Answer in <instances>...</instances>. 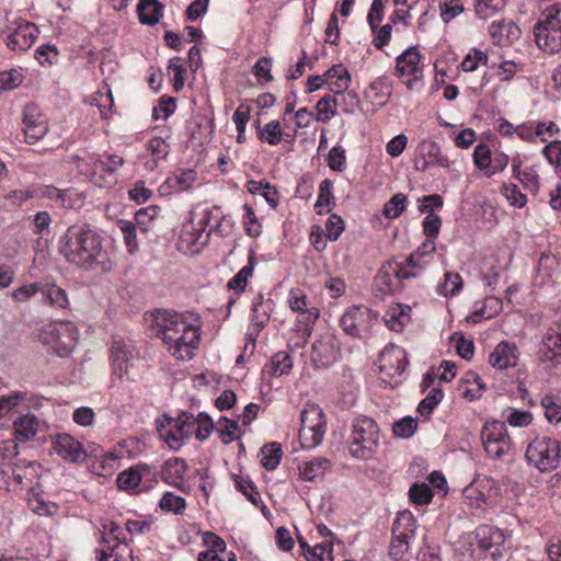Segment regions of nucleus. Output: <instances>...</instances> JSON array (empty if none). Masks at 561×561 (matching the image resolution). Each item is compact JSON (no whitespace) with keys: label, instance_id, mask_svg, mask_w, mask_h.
<instances>
[{"label":"nucleus","instance_id":"f257e3e1","mask_svg":"<svg viewBox=\"0 0 561 561\" xmlns=\"http://www.w3.org/2000/svg\"><path fill=\"white\" fill-rule=\"evenodd\" d=\"M59 253L83 271L110 272L112 263L101 236L87 222L75 224L59 239Z\"/></svg>","mask_w":561,"mask_h":561},{"label":"nucleus","instance_id":"f03ea898","mask_svg":"<svg viewBox=\"0 0 561 561\" xmlns=\"http://www.w3.org/2000/svg\"><path fill=\"white\" fill-rule=\"evenodd\" d=\"M201 322L197 317L168 313L157 320V334L173 357L190 360L201 341Z\"/></svg>","mask_w":561,"mask_h":561},{"label":"nucleus","instance_id":"7ed1b4c3","mask_svg":"<svg viewBox=\"0 0 561 561\" xmlns=\"http://www.w3.org/2000/svg\"><path fill=\"white\" fill-rule=\"evenodd\" d=\"M380 443V430L377 422L366 415L356 416L348 436L350 454L362 460H368L376 454Z\"/></svg>","mask_w":561,"mask_h":561},{"label":"nucleus","instance_id":"20e7f679","mask_svg":"<svg viewBox=\"0 0 561 561\" xmlns=\"http://www.w3.org/2000/svg\"><path fill=\"white\" fill-rule=\"evenodd\" d=\"M536 44L554 54L561 49V2L548 5L534 27Z\"/></svg>","mask_w":561,"mask_h":561},{"label":"nucleus","instance_id":"39448f33","mask_svg":"<svg viewBox=\"0 0 561 561\" xmlns=\"http://www.w3.org/2000/svg\"><path fill=\"white\" fill-rule=\"evenodd\" d=\"M525 458L540 472L552 471L561 459V443L548 436L536 437L528 444Z\"/></svg>","mask_w":561,"mask_h":561},{"label":"nucleus","instance_id":"423d86ee","mask_svg":"<svg viewBox=\"0 0 561 561\" xmlns=\"http://www.w3.org/2000/svg\"><path fill=\"white\" fill-rule=\"evenodd\" d=\"M37 35L38 30L34 23L10 14H5L4 21L0 23V36L14 51H24L31 48Z\"/></svg>","mask_w":561,"mask_h":561},{"label":"nucleus","instance_id":"0eeeda50","mask_svg":"<svg viewBox=\"0 0 561 561\" xmlns=\"http://www.w3.org/2000/svg\"><path fill=\"white\" fill-rule=\"evenodd\" d=\"M299 440L305 449H312L322 443L327 431L325 415L317 404H307L300 414Z\"/></svg>","mask_w":561,"mask_h":561},{"label":"nucleus","instance_id":"6e6552de","mask_svg":"<svg viewBox=\"0 0 561 561\" xmlns=\"http://www.w3.org/2000/svg\"><path fill=\"white\" fill-rule=\"evenodd\" d=\"M378 314L365 306H353L340 319L343 331L355 339L366 340L374 334Z\"/></svg>","mask_w":561,"mask_h":561},{"label":"nucleus","instance_id":"1a4fd4ad","mask_svg":"<svg viewBox=\"0 0 561 561\" xmlns=\"http://www.w3.org/2000/svg\"><path fill=\"white\" fill-rule=\"evenodd\" d=\"M78 336L79 331L70 321L48 324L39 333V340L50 345L59 357H66L73 351Z\"/></svg>","mask_w":561,"mask_h":561},{"label":"nucleus","instance_id":"9d476101","mask_svg":"<svg viewBox=\"0 0 561 561\" xmlns=\"http://www.w3.org/2000/svg\"><path fill=\"white\" fill-rule=\"evenodd\" d=\"M504 535L489 525H481L471 541V556L478 561H495L502 556Z\"/></svg>","mask_w":561,"mask_h":561},{"label":"nucleus","instance_id":"9b49d317","mask_svg":"<svg viewBox=\"0 0 561 561\" xmlns=\"http://www.w3.org/2000/svg\"><path fill=\"white\" fill-rule=\"evenodd\" d=\"M417 520L409 511L400 512L392 525V539L389 546V556L393 560H401L410 549V541L415 537Z\"/></svg>","mask_w":561,"mask_h":561},{"label":"nucleus","instance_id":"f8f14e48","mask_svg":"<svg viewBox=\"0 0 561 561\" xmlns=\"http://www.w3.org/2000/svg\"><path fill=\"white\" fill-rule=\"evenodd\" d=\"M481 439L485 453L494 459L502 458L512 449L511 436L508 435L505 422L502 421H486L481 431Z\"/></svg>","mask_w":561,"mask_h":561},{"label":"nucleus","instance_id":"ddd939ff","mask_svg":"<svg viewBox=\"0 0 561 561\" xmlns=\"http://www.w3.org/2000/svg\"><path fill=\"white\" fill-rule=\"evenodd\" d=\"M415 272H411L401 264L388 263L382 265L375 278V288L381 294H394L401 289V283L411 277H416Z\"/></svg>","mask_w":561,"mask_h":561},{"label":"nucleus","instance_id":"4468645a","mask_svg":"<svg viewBox=\"0 0 561 561\" xmlns=\"http://www.w3.org/2000/svg\"><path fill=\"white\" fill-rule=\"evenodd\" d=\"M164 417L169 424L174 422L176 433L165 430V426L162 423L159 424V422H157V431L170 447L178 448L182 445L183 438L190 437L193 434L195 416L188 412H181L175 420L167 415Z\"/></svg>","mask_w":561,"mask_h":561},{"label":"nucleus","instance_id":"2eb2a0df","mask_svg":"<svg viewBox=\"0 0 561 561\" xmlns=\"http://www.w3.org/2000/svg\"><path fill=\"white\" fill-rule=\"evenodd\" d=\"M495 484V481L488 477L473 480L463 489L462 495L466 503L476 508L489 506L492 497L497 493Z\"/></svg>","mask_w":561,"mask_h":561},{"label":"nucleus","instance_id":"dca6fc26","mask_svg":"<svg viewBox=\"0 0 561 561\" xmlns=\"http://www.w3.org/2000/svg\"><path fill=\"white\" fill-rule=\"evenodd\" d=\"M408 364L407 353L400 346L390 344L380 353L379 369L390 378L401 376Z\"/></svg>","mask_w":561,"mask_h":561},{"label":"nucleus","instance_id":"f3484780","mask_svg":"<svg viewBox=\"0 0 561 561\" xmlns=\"http://www.w3.org/2000/svg\"><path fill=\"white\" fill-rule=\"evenodd\" d=\"M23 124L25 138L28 144H34L42 139L48 131L46 118L34 104L24 107Z\"/></svg>","mask_w":561,"mask_h":561},{"label":"nucleus","instance_id":"a211bd4d","mask_svg":"<svg viewBox=\"0 0 561 561\" xmlns=\"http://www.w3.org/2000/svg\"><path fill=\"white\" fill-rule=\"evenodd\" d=\"M39 468L36 462L19 460L12 467V479L22 490L35 494L39 486Z\"/></svg>","mask_w":561,"mask_h":561},{"label":"nucleus","instance_id":"6ab92c4d","mask_svg":"<svg viewBox=\"0 0 561 561\" xmlns=\"http://www.w3.org/2000/svg\"><path fill=\"white\" fill-rule=\"evenodd\" d=\"M53 447L59 457L70 462L80 463L87 458V453L81 443L66 433L56 435Z\"/></svg>","mask_w":561,"mask_h":561},{"label":"nucleus","instance_id":"aec40b11","mask_svg":"<svg viewBox=\"0 0 561 561\" xmlns=\"http://www.w3.org/2000/svg\"><path fill=\"white\" fill-rule=\"evenodd\" d=\"M188 466L182 458L168 459L161 467L160 476L163 482L181 491H186L185 474Z\"/></svg>","mask_w":561,"mask_h":561},{"label":"nucleus","instance_id":"412c9836","mask_svg":"<svg viewBox=\"0 0 561 561\" xmlns=\"http://www.w3.org/2000/svg\"><path fill=\"white\" fill-rule=\"evenodd\" d=\"M113 365L121 373H127L129 360L137 356L133 341L122 336H114L111 347Z\"/></svg>","mask_w":561,"mask_h":561},{"label":"nucleus","instance_id":"4be33fe9","mask_svg":"<svg viewBox=\"0 0 561 561\" xmlns=\"http://www.w3.org/2000/svg\"><path fill=\"white\" fill-rule=\"evenodd\" d=\"M339 347L332 335H322L312 343L311 359L319 366H328L337 357Z\"/></svg>","mask_w":561,"mask_h":561},{"label":"nucleus","instance_id":"5701e85b","mask_svg":"<svg viewBox=\"0 0 561 561\" xmlns=\"http://www.w3.org/2000/svg\"><path fill=\"white\" fill-rule=\"evenodd\" d=\"M421 54L416 47H409L396 59V71L400 77H412L417 80L422 76L420 68Z\"/></svg>","mask_w":561,"mask_h":561},{"label":"nucleus","instance_id":"b1692460","mask_svg":"<svg viewBox=\"0 0 561 561\" xmlns=\"http://www.w3.org/2000/svg\"><path fill=\"white\" fill-rule=\"evenodd\" d=\"M197 180V173L193 169H180L173 172L160 186V191L165 193H179L188 191Z\"/></svg>","mask_w":561,"mask_h":561},{"label":"nucleus","instance_id":"393cba45","mask_svg":"<svg viewBox=\"0 0 561 561\" xmlns=\"http://www.w3.org/2000/svg\"><path fill=\"white\" fill-rule=\"evenodd\" d=\"M489 34L500 45L512 44L519 38L520 28L512 20H500L490 25Z\"/></svg>","mask_w":561,"mask_h":561},{"label":"nucleus","instance_id":"a878e982","mask_svg":"<svg viewBox=\"0 0 561 561\" xmlns=\"http://www.w3.org/2000/svg\"><path fill=\"white\" fill-rule=\"evenodd\" d=\"M489 363L497 369H506L517 365V348L514 344L501 342L490 354Z\"/></svg>","mask_w":561,"mask_h":561},{"label":"nucleus","instance_id":"bb28decb","mask_svg":"<svg viewBox=\"0 0 561 561\" xmlns=\"http://www.w3.org/2000/svg\"><path fill=\"white\" fill-rule=\"evenodd\" d=\"M540 355L543 362H552L561 356V321L543 335Z\"/></svg>","mask_w":561,"mask_h":561},{"label":"nucleus","instance_id":"cd10ccee","mask_svg":"<svg viewBox=\"0 0 561 561\" xmlns=\"http://www.w3.org/2000/svg\"><path fill=\"white\" fill-rule=\"evenodd\" d=\"M325 77L328 79L327 84L329 85V90L334 92L335 94H341L345 92L351 83V75L348 70L341 64L333 65L325 71Z\"/></svg>","mask_w":561,"mask_h":561},{"label":"nucleus","instance_id":"c85d7f7f","mask_svg":"<svg viewBox=\"0 0 561 561\" xmlns=\"http://www.w3.org/2000/svg\"><path fill=\"white\" fill-rule=\"evenodd\" d=\"M42 295L45 302L56 309H68L70 300L66 290L59 287L57 284L42 280Z\"/></svg>","mask_w":561,"mask_h":561},{"label":"nucleus","instance_id":"c756f323","mask_svg":"<svg viewBox=\"0 0 561 561\" xmlns=\"http://www.w3.org/2000/svg\"><path fill=\"white\" fill-rule=\"evenodd\" d=\"M330 468V460L325 457H316L305 461L298 467L299 477L304 481H313L319 477H323Z\"/></svg>","mask_w":561,"mask_h":561},{"label":"nucleus","instance_id":"7c9ffc66","mask_svg":"<svg viewBox=\"0 0 561 561\" xmlns=\"http://www.w3.org/2000/svg\"><path fill=\"white\" fill-rule=\"evenodd\" d=\"M38 420L34 414H25L13 422L15 439L25 443L32 439L38 430Z\"/></svg>","mask_w":561,"mask_h":561},{"label":"nucleus","instance_id":"2f4dec72","mask_svg":"<svg viewBox=\"0 0 561 561\" xmlns=\"http://www.w3.org/2000/svg\"><path fill=\"white\" fill-rule=\"evenodd\" d=\"M436 250L435 241L426 239L414 252H412L405 260L404 267L409 268H423L428 264L427 257H433Z\"/></svg>","mask_w":561,"mask_h":561},{"label":"nucleus","instance_id":"473e14b6","mask_svg":"<svg viewBox=\"0 0 561 561\" xmlns=\"http://www.w3.org/2000/svg\"><path fill=\"white\" fill-rule=\"evenodd\" d=\"M137 12L142 24L154 25L162 16V5L158 0H140L137 5Z\"/></svg>","mask_w":561,"mask_h":561},{"label":"nucleus","instance_id":"72a5a7b5","mask_svg":"<svg viewBox=\"0 0 561 561\" xmlns=\"http://www.w3.org/2000/svg\"><path fill=\"white\" fill-rule=\"evenodd\" d=\"M290 308L296 312H301L306 325L316 322L319 318V310L317 308H308L306 296L299 290H291L289 294Z\"/></svg>","mask_w":561,"mask_h":561},{"label":"nucleus","instance_id":"f704fd0d","mask_svg":"<svg viewBox=\"0 0 561 561\" xmlns=\"http://www.w3.org/2000/svg\"><path fill=\"white\" fill-rule=\"evenodd\" d=\"M390 93L391 83L387 78H377L365 90V96L378 105H383Z\"/></svg>","mask_w":561,"mask_h":561},{"label":"nucleus","instance_id":"c9c22d12","mask_svg":"<svg viewBox=\"0 0 561 561\" xmlns=\"http://www.w3.org/2000/svg\"><path fill=\"white\" fill-rule=\"evenodd\" d=\"M420 150L424 157L430 159L425 162L426 165L434 164L444 169H448L450 167L449 159L442 154L438 144L434 140H423L420 145Z\"/></svg>","mask_w":561,"mask_h":561},{"label":"nucleus","instance_id":"e433bc0d","mask_svg":"<svg viewBox=\"0 0 561 561\" xmlns=\"http://www.w3.org/2000/svg\"><path fill=\"white\" fill-rule=\"evenodd\" d=\"M477 16L481 20H488L501 12L506 4V0H472Z\"/></svg>","mask_w":561,"mask_h":561},{"label":"nucleus","instance_id":"4c0bfd02","mask_svg":"<svg viewBox=\"0 0 561 561\" xmlns=\"http://www.w3.org/2000/svg\"><path fill=\"white\" fill-rule=\"evenodd\" d=\"M409 318L410 317L404 310V307L402 305H397L387 311L385 314V322L391 331L400 332L405 327Z\"/></svg>","mask_w":561,"mask_h":561},{"label":"nucleus","instance_id":"58836bf2","mask_svg":"<svg viewBox=\"0 0 561 561\" xmlns=\"http://www.w3.org/2000/svg\"><path fill=\"white\" fill-rule=\"evenodd\" d=\"M337 103V98L330 94L322 96L316 105V119L318 122L328 123L333 116H335Z\"/></svg>","mask_w":561,"mask_h":561},{"label":"nucleus","instance_id":"ea45409f","mask_svg":"<svg viewBox=\"0 0 561 561\" xmlns=\"http://www.w3.org/2000/svg\"><path fill=\"white\" fill-rule=\"evenodd\" d=\"M110 553L105 549L96 550L99 561H134L133 551L128 545H117L108 547Z\"/></svg>","mask_w":561,"mask_h":561},{"label":"nucleus","instance_id":"a19ab883","mask_svg":"<svg viewBox=\"0 0 561 561\" xmlns=\"http://www.w3.org/2000/svg\"><path fill=\"white\" fill-rule=\"evenodd\" d=\"M262 460L261 463L266 470H274L278 467L283 450L282 446L278 443H272L270 445L264 446L261 449Z\"/></svg>","mask_w":561,"mask_h":561},{"label":"nucleus","instance_id":"79ce46f5","mask_svg":"<svg viewBox=\"0 0 561 561\" xmlns=\"http://www.w3.org/2000/svg\"><path fill=\"white\" fill-rule=\"evenodd\" d=\"M159 506L162 511L170 512L175 515H182L186 507V502L184 497L168 491L162 495Z\"/></svg>","mask_w":561,"mask_h":561},{"label":"nucleus","instance_id":"37998d69","mask_svg":"<svg viewBox=\"0 0 561 561\" xmlns=\"http://www.w3.org/2000/svg\"><path fill=\"white\" fill-rule=\"evenodd\" d=\"M116 483L118 489L124 491H134L141 485L140 477L137 466L130 467L127 470L118 473Z\"/></svg>","mask_w":561,"mask_h":561},{"label":"nucleus","instance_id":"c03bdc74","mask_svg":"<svg viewBox=\"0 0 561 561\" xmlns=\"http://www.w3.org/2000/svg\"><path fill=\"white\" fill-rule=\"evenodd\" d=\"M334 204L335 202L332 194V182L329 179H325L320 183L319 195L314 204V210L320 215L324 211L325 207H331Z\"/></svg>","mask_w":561,"mask_h":561},{"label":"nucleus","instance_id":"a18cd8bd","mask_svg":"<svg viewBox=\"0 0 561 561\" xmlns=\"http://www.w3.org/2000/svg\"><path fill=\"white\" fill-rule=\"evenodd\" d=\"M283 130L278 121L267 123L263 128H259V139L271 146H276L282 141Z\"/></svg>","mask_w":561,"mask_h":561},{"label":"nucleus","instance_id":"49530a36","mask_svg":"<svg viewBox=\"0 0 561 561\" xmlns=\"http://www.w3.org/2000/svg\"><path fill=\"white\" fill-rule=\"evenodd\" d=\"M259 299L260 301L254 302L252 309V324L255 328L256 334L266 325L270 319L268 310H271L270 301L264 304L261 295L259 296Z\"/></svg>","mask_w":561,"mask_h":561},{"label":"nucleus","instance_id":"de8ad7c7","mask_svg":"<svg viewBox=\"0 0 561 561\" xmlns=\"http://www.w3.org/2000/svg\"><path fill=\"white\" fill-rule=\"evenodd\" d=\"M503 416L505 422L514 427H526L533 422V414L529 411H522L514 408H507Z\"/></svg>","mask_w":561,"mask_h":561},{"label":"nucleus","instance_id":"09e8293b","mask_svg":"<svg viewBox=\"0 0 561 561\" xmlns=\"http://www.w3.org/2000/svg\"><path fill=\"white\" fill-rule=\"evenodd\" d=\"M444 392L439 388H434L430 393L420 402L417 412L425 417H428L435 407L443 400Z\"/></svg>","mask_w":561,"mask_h":561},{"label":"nucleus","instance_id":"8fccbe9b","mask_svg":"<svg viewBox=\"0 0 561 561\" xmlns=\"http://www.w3.org/2000/svg\"><path fill=\"white\" fill-rule=\"evenodd\" d=\"M147 149L150 151L152 157V165L153 169L158 165V162L163 160L169 154V145L161 137H153L147 142Z\"/></svg>","mask_w":561,"mask_h":561},{"label":"nucleus","instance_id":"3c124183","mask_svg":"<svg viewBox=\"0 0 561 561\" xmlns=\"http://www.w3.org/2000/svg\"><path fill=\"white\" fill-rule=\"evenodd\" d=\"M243 210H244V215H243L242 224H243L245 233L252 238L259 237L261 234V224L254 213V209L250 205L244 204Z\"/></svg>","mask_w":561,"mask_h":561},{"label":"nucleus","instance_id":"603ef678","mask_svg":"<svg viewBox=\"0 0 561 561\" xmlns=\"http://www.w3.org/2000/svg\"><path fill=\"white\" fill-rule=\"evenodd\" d=\"M438 7L440 16L445 23H449L465 11L463 4L460 0H439Z\"/></svg>","mask_w":561,"mask_h":561},{"label":"nucleus","instance_id":"864d4df0","mask_svg":"<svg viewBox=\"0 0 561 561\" xmlns=\"http://www.w3.org/2000/svg\"><path fill=\"white\" fill-rule=\"evenodd\" d=\"M488 59V55L484 51L478 48H471L461 61L460 66L463 71L471 72L474 71L479 65H486Z\"/></svg>","mask_w":561,"mask_h":561},{"label":"nucleus","instance_id":"5fc2aeb1","mask_svg":"<svg viewBox=\"0 0 561 561\" xmlns=\"http://www.w3.org/2000/svg\"><path fill=\"white\" fill-rule=\"evenodd\" d=\"M407 196L402 193L394 194L385 205L383 215L387 218H398L405 209Z\"/></svg>","mask_w":561,"mask_h":561},{"label":"nucleus","instance_id":"6e6d98bb","mask_svg":"<svg viewBox=\"0 0 561 561\" xmlns=\"http://www.w3.org/2000/svg\"><path fill=\"white\" fill-rule=\"evenodd\" d=\"M138 469V473L140 477V481L142 484V488L140 491H148L150 490L154 484L158 482V470L154 466H150L147 463H138L136 465Z\"/></svg>","mask_w":561,"mask_h":561},{"label":"nucleus","instance_id":"4d7b16f0","mask_svg":"<svg viewBox=\"0 0 561 561\" xmlns=\"http://www.w3.org/2000/svg\"><path fill=\"white\" fill-rule=\"evenodd\" d=\"M417 428V421L411 416L403 417L393 423L392 432L397 437L410 438Z\"/></svg>","mask_w":561,"mask_h":561},{"label":"nucleus","instance_id":"13d9d810","mask_svg":"<svg viewBox=\"0 0 561 561\" xmlns=\"http://www.w3.org/2000/svg\"><path fill=\"white\" fill-rule=\"evenodd\" d=\"M118 227L123 233L124 242L129 253H135L138 250L136 240V225L129 220H119Z\"/></svg>","mask_w":561,"mask_h":561},{"label":"nucleus","instance_id":"bf43d9fd","mask_svg":"<svg viewBox=\"0 0 561 561\" xmlns=\"http://www.w3.org/2000/svg\"><path fill=\"white\" fill-rule=\"evenodd\" d=\"M272 374L274 376H280L283 374H287L293 367V359L286 352L276 353L272 359Z\"/></svg>","mask_w":561,"mask_h":561},{"label":"nucleus","instance_id":"052dcab7","mask_svg":"<svg viewBox=\"0 0 561 561\" xmlns=\"http://www.w3.org/2000/svg\"><path fill=\"white\" fill-rule=\"evenodd\" d=\"M409 496L413 503L419 504V505H424V504H427L431 502V500L433 497V493H432L431 488L427 484L414 483L411 485V488L409 490Z\"/></svg>","mask_w":561,"mask_h":561},{"label":"nucleus","instance_id":"680f3d73","mask_svg":"<svg viewBox=\"0 0 561 561\" xmlns=\"http://www.w3.org/2000/svg\"><path fill=\"white\" fill-rule=\"evenodd\" d=\"M272 59L268 57H261L253 67V73L260 84H265L273 80L271 73Z\"/></svg>","mask_w":561,"mask_h":561},{"label":"nucleus","instance_id":"e2e57ef3","mask_svg":"<svg viewBox=\"0 0 561 561\" xmlns=\"http://www.w3.org/2000/svg\"><path fill=\"white\" fill-rule=\"evenodd\" d=\"M253 274V265L252 261H250L249 265L243 266L229 282H228V288L237 290V291H243L248 279Z\"/></svg>","mask_w":561,"mask_h":561},{"label":"nucleus","instance_id":"0e129e2a","mask_svg":"<svg viewBox=\"0 0 561 561\" xmlns=\"http://www.w3.org/2000/svg\"><path fill=\"white\" fill-rule=\"evenodd\" d=\"M541 405L545 410V416L550 423L558 424L561 422V404H558L553 397L545 396L541 399Z\"/></svg>","mask_w":561,"mask_h":561},{"label":"nucleus","instance_id":"69168bd1","mask_svg":"<svg viewBox=\"0 0 561 561\" xmlns=\"http://www.w3.org/2000/svg\"><path fill=\"white\" fill-rule=\"evenodd\" d=\"M239 430V425L236 421H231L227 417H221L218 421L217 431L222 437L224 444H229L237 438V431Z\"/></svg>","mask_w":561,"mask_h":561},{"label":"nucleus","instance_id":"338daca9","mask_svg":"<svg viewBox=\"0 0 561 561\" xmlns=\"http://www.w3.org/2000/svg\"><path fill=\"white\" fill-rule=\"evenodd\" d=\"M175 98L172 96L160 98L158 105L152 110V117L167 119L175 111Z\"/></svg>","mask_w":561,"mask_h":561},{"label":"nucleus","instance_id":"774afa93","mask_svg":"<svg viewBox=\"0 0 561 561\" xmlns=\"http://www.w3.org/2000/svg\"><path fill=\"white\" fill-rule=\"evenodd\" d=\"M542 156L561 171V140L549 142L542 148Z\"/></svg>","mask_w":561,"mask_h":561}]
</instances>
